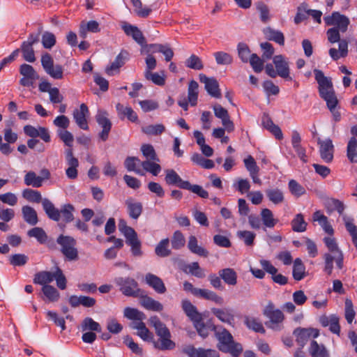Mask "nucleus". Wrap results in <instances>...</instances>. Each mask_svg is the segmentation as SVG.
I'll return each mask as SVG.
<instances>
[{
    "mask_svg": "<svg viewBox=\"0 0 357 357\" xmlns=\"http://www.w3.org/2000/svg\"><path fill=\"white\" fill-rule=\"evenodd\" d=\"M125 204L130 218L134 220L138 219L143 211L142 204L129 197L125 201Z\"/></svg>",
    "mask_w": 357,
    "mask_h": 357,
    "instance_id": "nucleus-25",
    "label": "nucleus"
},
{
    "mask_svg": "<svg viewBox=\"0 0 357 357\" xmlns=\"http://www.w3.org/2000/svg\"><path fill=\"white\" fill-rule=\"evenodd\" d=\"M261 125L264 128L271 132L276 139H282L283 136L280 128L273 122L267 114L264 113L261 119Z\"/></svg>",
    "mask_w": 357,
    "mask_h": 357,
    "instance_id": "nucleus-29",
    "label": "nucleus"
},
{
    "mask_svg": "<svg viewBox=\"0 0 357 357\" xmlns=\"http://www.w3.org/2000/svg\"><path fill=\"white\" fill-rule=\"evenodd\" d=\"M291 146L293 157L299 158L302 163H307L308 155L306 148L301 144V137L296 130L291 132Z\"/></svg>",
    "mask_w": 357,
    "mask_h": 357,
    "instance_id": "nucleus-9",
    "label": "nucleus"
},
{
    "mask_svg": "<svg viewBox=\"0 0 357 357\" xmlns=\"http://www.w3.org/2000/svg\"><path fill=\"white\" fill-rule=\"evenodd\" d=\"M22 213L24 221L29 225L34 226L38 222V215L33 208L24 206L22 208Z\"/></svg>",
    "mask_w": 357,
    "mask_h": 357,
    "instance_id": "nucleus-35",
    "label": "nucleus"
},
{
    "mask_svg": "<svg viewBox=\"0 0 357 357\" xmlns=\"http://www.w3.org/2000/svg\"><path fill=\"white\" fill-rule=\"evenodd\" d=\"M273 63L275 66L278 75L282 77H287L289 76L288 63L284 61L282 55H277L273 57Z\"/></svg>",
    "mask_w": 357,
    "mask_h": 357,
    "instance_id": "nucleus-37",
    "label": "nucleus"
},
{
    "mask_svg": "<svg viewBox=\"0 0 357 357\" xmlns=\"http://www.w3.org/2000/svg\"><path fill=\"white\" fill-rule=\"evenodd\" d=\"M248 61L255 73H261L264 69V59L259 58L257 54H252Z\"/></svg>",
    "mask_w": 357,
    "mask_h": 357,
    "instance_id": "nucleus-63",
    "label": "nucleus"
},
{
    "mask_svg": "<svg viewBox=\"0 0 357 357\" xmlns=\"http://www.w3.org/2000/svg\"><path fill=\"white\" fill-rule=\"evenodd\" d=\"M307 222L301 213L297 214L291 220V229L296 232H303L306 230Z\"/></svg>",
    "mask_w": 357,
    "mask_h": 357,
    "instance_id": "nucleus-44",
    "label": "nucleus"
},
{
    "mask_svg": "<svg viewBox=\"0 0 357 357\" xmlns=\"http://www.w3.org/2000/svg\"><path fill=\"white\" fill-rule=\"evenodd\" d=\"M115 284L119 287V290L126 296L137 298L142 293V289L139 288L137 282L131 278L117 277L114 279Z\"/></svg>",
    "mask_w": 357,
    "mask_h": 357,
    "instance_id": "nucleus-7",
    "label": "nucleus"
},
{
    "mask_svg": "<svg viewBox=\"0 0 357 357\" xmlns=\"http://www.w3.org/2000/svg\"><path fill=\"white\" fill-rule=\"evenodd\" d=\"M128 59V52L126 50H121L111 65L107 67L105 70L106 73L109 76H112L115 73H119V68L126 63Z\"/></svg>",
    "mask_w": 357,
    "mask_h": 357,
    "instance_id": "nucleus-23",
    "label": "nucleus"
},
{
    "mask_svg": "<svg viewBox=\"0 0 357 357\" xmlns=\"http://www.w3.org/2000/svg\"><path fill=\"white\" fill-rule=\"evenodd\" d=\"M143 169L153 176H158L161 171V167L156 161L145 160L141 162Z\"/></svg>",
    "mask_w": 357,
    "mask_h": 357,
    "instance_id": "nucleus-55",
    "label": "nucleus"
},
{
    "mask_svg": "<svg viewBox=\"0 0 357 357\" xmlns=\"http://www.w3.org/2000/svg\"><path fill=\"white\" fill-rule=\"evenodd\" d=\"M169 240L168 238L161 240L155 248V253L160 257H167L172 254L169 248Z\"/></svg>",
    "mask_w": 357,
    "mask_h": 357,
    "instance_id": "nucleus-39",
    "label": "nucleus"
},
{
    "mask_svg": "<svg viewBox=\"0 0 357 357\" xmlns=\"http://www.w3.org/2000/svg\"><path fill=\"white\" fill-rule=\"evenodd\" d=\"M140 160L138 158L134 156H128L126 158L124 162L125 167L128 172H135L139 175H144V173L139 169L136 168L137 162H139Z\"/></svg>",
    "mask_w": 357,
    "mask_h": 357,
    "instance_id": "nucleus-59",
    "label": "nucleus"
},
{
    "mask_svg": "<svg viewBox=\"0 0 357 357\" xmlns=\"http://www.w3.org/2000/svg\"><path fill=\"white\" fill-rule=\"evenodd\" d=\"M212 314L215 316L218 320L229 326H234L235 316L233 310L229 307L224 308H211Z\"/></svg>",
    "mask_w": 357,
    "mask_h": 357,
    "instance_id": "nucleus-20",
    "label": "nucleus"
},
{
    "mask_svg": "<svg viewBox=\"0 0 357 357\" xmlns=\"http://www.w3.org/2000/svg\"><path fill=\"white\" fill-rule=\"evenodd\" d=\"M257 9L259 12L260 20L266 24L271 20V15L268 7L263 2H258Z\"/></svg>",
    "mask_w": 357,
    "mask_h": 357,
    "instance_id": "nucleus-61",
    "label": "nucleus"
},
{
    "mask_svg": "<svg viewBox=\"0 0 357 357\" xmlns=\"http://www.w3.org/2000/svg\"><path fill=\"white\" fill-rule=\"evenodd\" d=\"M324 241L328 250L335 255V263L339 269H342L344 266V255L342 252L338 248L335 239L331 237H325Z\"/></svg>",
    "mask_w": 357,
    "mask_h": 357,
    "instance_id": "nucleus-21",
    "label": "nucleus"
},
{
    "mask_svg": "<svg viewBox=\"0 0 357 357\" xmlns=\"http://www.w3.org/2000/svg\"><path fill=\"white\" fill-rule=\"evenodd\" d=\"M188 248L192 253L200 257H207L208 255V250L198 245L197 239L195 236L189 237Z\"/></svg>",
    "mask_w": 357,
    "mask_h": 357,
    "instance_id": "nucleus-33",
    "label": "nucleus"
},
{
    "mask_svg": "<svg viewBox=\"0 0 357 357\" xmlns=\"http://www.w3.org/2000/svg\"><path fill=\"white\" fill-rule=\"evenodd\" d=\"M308 6L306 3H302L297 7L296 14L294 17V23L298 24L307 19Z\"/></svg>",
    "mask_w": 357,
    "mask_h": 357,
    "instance_id": "nucleus-46",
    "label": "nucleus"
},
{
    "mask_svg": "<svg viewBox=\"0 0 357 357\" xmlns=\"http://www.w3.org/2000/svg\"><path fill=\"white\" fill-rule=\"evenodd\" d=\"M165 181L169 185H176L179 188L190 190L202 198H208V192L201 185H192L189 181L183 180L174 169L165 170Z\"/></svg>",
    "mask_w": 357,
    "mask_h": 357,
    "instance_id": "nucleus-4",
    "label": "nucleus"
},
{
    "mask_svg": "<svg viewBox=\"0 0 357 357\" xmlns=\"http://www.w3.org/2000/svg\"><path fill=\"white\" fill-rule=\"evenodd\" d=\"M198 83L192 80L189 82L188 89V96L181 98L178 100V105L182 109L184 110L188 109V104H190L192 106H195L197 102L198 98Z\"/></svg>",
    "mask_w": 357,
    "mask_h": 357,
    "instance_id": "nucleus-13",
    "label": "nucleus"
},
{
    "mask_svg": "<svg viewBox=\"0 0 357 357\" xmlns=\"http://www.w3.org/2000/svg\"><path fill=\"white\" fill-rule=\"evenodd\" d=\"M123 315L126 318L132 320L130 327L132 329L139 330L145 324L143 322L146 317V314L137 308L127 307L123 310Z\"/></svg>",
    "mask_w": 357,
    "mask_h": 357,
    "instance_id": "nucleus-11",
    "label": "nucleus"
},
{
    "mask_svg": "<svg viewBox=\"0 0 357 357\" xmlns=\"http://www.w3.org/2000/svg\"><path fill=\"white\" fill-rule=\"evenodd\" d=\"M213 55L218 65H229L233 62L232 56L227 52H217Z\"/></svg>",
    "mask_w": 357,
    "mask_h": 357,
    "instance_id": "nucleus-60",
    "label": "nucleus"
},
{
    "mask_svg": "<svg viewBox=\"0 0 357 357\" xmlns=\"http://www.w3.org/2000/svg\"><path fill=\"white\" fill-rule=\"evenodd\" d=\"M314 74L319 85V96L326 101L328 108L331 112L338 102L331 78L326 77L324 73L318 69L314 70Z\"/></svg>",
    "mask_w": 357,
    "mask_h": 357,
    "instance_id": "nucleus-2",
    "label": "nucleus"
},
{
    "mask_svg": "<svg viewBox=\"0 0 357 357\" xmlns=\"http://www.w3.org/2000/svg\"><path fill=\"white\" fill-rule=\"evenodd\" d=\"M81 327L83 331H90L100 333L102 331L100 325L91 317H86L82 321Z\"/></svg>",
    "mask_w": 357,
    "mask_h": 357,
    "instance_id": "nucleus-49",
    "label": "nucleus"
},
{
    "mask_svg": "<svg viewBox=\"0 0 357 357\" xmlns=\"http://www.w3.org/2000/svg\"><path fill=\"white\" fill-rule=\"evenodd\" d=\"M199 78L200 82L204 84V88L211 96L218 98L221 97L219 84L215 78L208 77L204 74H199Z\"/></svg>",
    "mask_w": 357,
    "mask_h": 357,
    "instance_id": "nucleus-18",
    "label": "nucleus"
},
{
    "mask_svg": "<svg viewBox=\"0 0 357 357\" xmlns=\"http://www.w3.org/2000/svg\"><path fill=\"white\" fill-rule=\"evenodd\" d=\"M357 139L354 137H351L348 142L347 148V155L348 159L352 162H357Z\"/></svg>",
    "mask_w": 357,
    "mask_h": 357,
    "instance_id": "nucleus-45",
    "label": "nucleus"
},
{
    "mask_svg": "<svg viewBox=\"0 0 357 357\" xmlns=\"http://www.w3.org/2000/svg\"><path fill=\"white\" fill-rule=\"evenodd\" d=\"M141 151L143 155L147 159L146 160H152L159 162L155 151L151 144H145L141 146Z\"/></svg>",
    "mask_w": 357,
    "mask_h": 357,
    "instance_id": "nucleus-52",
    "label": "nucleus"
},
{
    "mask_svg": "<svg viewBox=\"0 0 357 357\" xmlns=\"http://www.w3.org/2000/svg\"><path fill=\"white\" fill-rule=\"evenodd\" d=\"M211 331L218 341V349L223 353H229L233 357H238L243 352L241 344L234 341L231 333L222 326L212 324Z\"/></svg>",
    "mask_w": 357,
    "mask_h": 357,
    "instance_id": "nucleus-1",
    "label": "nucleus"
},
{
    "mask_svg": "<svg viewBox=\"0 0 357 357\" xmlns=\"http://www.w3.org/2000/svg\"><path fill=\"white\" fill-rule=\"evenodd\" d=\"M183 271L185 273H190L198 278H203L205 277L204 271L199 266L198 262H192L186 265L185 268H183Z\"/></svg>",
    "mask_w": 357,
    "mask_h": 357,
    "instance_id": "nucleus-47",
    "label": "nucleus"
},
{
    "mask_svg": "<svg viewBox=\"0 0 357 357\" xmlns=\"http://www.w3.org/2000/svg\"><path fill=\"white\" fill-rule=\"evenodd\" d=\"M142 130L148 135H159L165 130V127L162 124L148 125L142 127Z\"/></svg>",
    "mask_w": 357,
    "mask_h": 357,
    "instance_id": "nucleus-57",
    "label": "nucleus"
},
{
    "mask_svg": "<svg viewBox=\"0 0 357 357\" xmlns=\"http://www.w3.org/2000/svg\"><path fill=\"white\" fill-rule=\"evenodd\" d=\"M24 132L27 136L32 137L27 141V146L31 149H35L36 145L40 143L38 139H35L36 137H40L45 142H50L51 140L49 130L45 127L36 128L31 125H26L24 127Z\"/></svg>",
    "mask_w": 357,
    "mask_h": 357,
    "instance_id": "nucleus-6",
    "label": "nucleus"
},
{
    "mask_svg": "<svg viewBox=\"0 0 357 357\" xmlns=\"http://www.w3.org/2000/svg\"><path fill=\"white\" fill-rule=\"evenodd\" d=\"M244 324L249 329L255 332L261 333H265V329L262 324L256 318L246 316L244 319Z\"/></svg>",
    "mask_w": 357,
    "mask_h": 357,
    "instance_id": "nucleus-43",
    "label": "nucleus"
},
{
    "mask_svg": "<svg viewBox=\"0 0 357 357\" xmlns=\"http://www.w3.org/2000/svg\"><path fill=\"white\" fill-rule=\"evenodd\" d=\"M56 243L61 246V252L66 260L73 261L79 259L78 250L75 248L77 241L73 237L61 234L57 238Z\"/></svg>",
    "mask_w": 357,
    "mask_h": 357,
    "instance_id": "nucleus-5",
    "label": "nucleus"
},
{
    "mask_svg": "<svg viewBox=\"0 0 357 357\" xmlns=\"http://www.w3.org/2000/svg\"><path fill=\"white\" fill-rule=\"evenodd\" d=\"M238 56L243 63H248L250 60L251 52L248 45L244 43L237 45Z\"/></svg>",
    "mask_w": 357,
    "mask_h": 357,
    "instance_id": "nucleus-53",
    "label": "nucleus"
},
{
    "mask_svg": "<svg viewBox=\"0 0 357 357\" xmlns=\"http://www.w3.org/2000/svg\"><path fill=\"white\" fill-rule=\"evenodd\" d=\"M121 29L128 36L132 37V39L142 47L146 45V38L137 26L124 22L121 24Z\"/></svg>",
    "mask_w": 357,
    "mask_h": 357,
    "instance_id": "nucleus-19",
    "label": "nucleus"
},
{
    "mask_svg": "<svg viewBox=\"0 0 357 357\" xmlns=\"http://www.w3.org/2000/svg\"><path fill=\"white\" fill-rule=\"evenodd\" d=\"M22 197L31 202L40 203V202H43L40 192L29 188H26L23 190Z\"/></svg>",
    "mask_w": 357,
    "mask_h": 357,
    "instance_id": "nucleus-51",
    "label": "nucleus"
},
{
    "mask_svg": "<svg viewBox=\"0 0 357 357\" xmlns=\"http://www.w3.org/2000/svg\"><path fill=\"white\" fill-rule=\"evenodd\" d=\"M218 274L227 284L234 286L237 284V273L233 268L221 269Z\"/></svg>",
    "mask_w": 357,
    "mask_h": 357,
    "instance_id": "nucleus-32",
    "label": "nucleus"
},
{
    "mask_svg": "<svg viewBox=\"0 0 357 357\" xmlns=\"http://www.w3.org/2000/svg\"><path fill=\"white\" fill-rule=\"evenodd\" d=\"M149 321L151 326L154 328L155 334L159 337L157 342H153L154 347L161 351L174 349L176 344L171 340L172 335L167 326L156 315L151 316Z\"/></svg>",
    "mask_w": 357,
    "mask_h": 357,
    "instance_id": "nucleus-3",
    "label": "nucleus"
},
{
    "mask_svg": "<svg viewBox=\"0 0 357 357\" xmlns=\"http://www.w3.org/2000/svg\"><path fill=\"white\" fill-rule=\"evenodd\" d=\"M42 44L46 49H51L56 44V37L54 33L45 31L42 36Z\"/></svg>",
    "mask_w": 357,
    "mask_h": 357,
    "instance_id": "nucleus-64",
    "label": "nucleus"
},
{
    "mask_svg": "<svg viewBox=\"0 0 357 357\" xmlns=\"http://www.w3.org/2000/svg\"><path fill=\"white\" fill-rule=\"evenodd\" d=\"M41 291L50 302H56L59 299L60 294L59 291L52 285L43 286Z\"/></svg>",
    "mask_w": 357,
    "mask_h": 357,
    "instance_id": "nucleus-42",
    "label": "nucleus"
},
{
    "mask_svg": "<svg viewBox=\"0 0 357 357\" xmlns=\"http://www.w3.org/2000/svg\"><path fill=\"white\" fill-rule=\"evenodd\" d=\"M183 352L188 357H220L219 353L215 349L196 348L192 344L185 346L183 349Z\"/></svg>",
    "mask_w": 357,
    "mask_h": 357,
    "instance_id": "nucleus-17",
    "label": "nucleus"
},
{
    "mask_svg": "<svg viewBox=\"0 0 357 357\" xmlns=\"http://www.w3.org/2000/svg\"><path fill=\"white\" fill-rule=\"evenodd\" d=\"M24 183L33 188H40L43 185V178L37 176L34 172L30 171L24 176Z\"/></svg>",
    "mask_w": 357,
    "mask_h": 357,
    "instance_id": "nucleus-41",
    "label": "nucleus"
},
{
    "mask_svg": "<svg viewBox=\"0 0 357 357\" xmlns=\"http://www.w3.org/2000/svg\"><path fill=\"white\" fill-rule=\"evenodd\" d=\"M185 66L194 69V70H202L204 68V65L201 59L195 54H192L186 61Z\"/></svg>",
    "mask_w": 357,
    "mask_h": 357,
    "instance_id": "nucleus-62",
    "label": "nucleus"
},
{
    "mask_svg": "<svg viewBox=\"0 0 357 357\" xmlns=\"http://www.w3.org/2000/svg\"><path fill=\"white\" fill-rule=\"evenodd\" d=\"M29 237L35 238L38 243L44 244L47 242L48 236L45 230L38 227H33L27 231Z\"/></svg>",
    "mask_w": 357,
    "mask_h": 357,
    "instance_id": "nucleus-40",
    "label": "nucleus"
},
{
    "mask_svg": "<svg viewBox=\"0 0 357 357\" xmlns=\"http://www.w3.org/2000/svg\"><path fill=\"white\" fill-rule=\"evenodd\" d=\"M192 323L200 336H202L203 338H205L208 335V330L210 329L211 331V325L213 324L206 326L203 321L202 316L199 321H194Z\"/></svg>",
    "mask_w": 357,
    "mask_h": 357,
    "instance_id": "nucleus-56",
    "label": "nucleus"
},
{
    "mask_svg": "<svg viewBox=\"0 0 357 357\" xmlns=\"http://www.w3.org/2000/svg\"><path fill=\"white\" fill-rule=\"evenodd\" d=\"M38 43V36L30 33L28 39L24 41L21 45V51L25 61L33 63L36 61L35 52L33 45Z\"/></svg>",
    "mask_w": 357,
    "mask_h": 357,
    "instance_id": "nucleus-16",
    "label": "nucleus"
},
{
    "mask_svg": "<svg viewBox=\"0 0 357 357\" xmlns=\"http://www.w3.org/2000/svg\"><path fill=\"white\" fill-rule=\"evenodd\" d=\"M42 205L47 217L54 221L59 222L61 219L60 210L56 208L52 202L47 198L43 199Z\"/></svg>",
    "mask_w": 357,
    "mask_h": 357,
    "instance_id": "nucleus-27",
    "label": "nucleus"
},
{
    "mask_svg": "<svg viewBox=\"0 0 357 357\" xmlns=\"http://www.w3.org/2000/svg\"><path fill=\"white\" fill-rule=\"evenodd\" d=\"M263 33L267 40H273L279 45L284 44V38L282 32L276 31L268 26L263 29Z\"/></svg>",
    "mask_w": 357,
    "mask_h": 357,
    "instance_id": "nucleus-36",
    "label": "nucleus"
},
{
    "mask_svg": "<svg viewBox=\"0 0 357 357\" xmlns=\"http://www.w3.org/2000/svg\"><path fill=\"white\" fill-rule=\"evenodd\" d=\"M293 333L296 337V342L303 348L312 337H317L319 335V331L312 328H297L294 331Z\"/></svg>",
    "mask_w": 357,
    "mask_h": 357,
    "instance_id": "nucleus-15",
    "label": "nucleus"
},
{
    "mask_svg": "<svg viewBox=\"0 0 357 357\" xmlns=\"http://www.w3.org/2000/svg\"><path fill=\"white\" fill-rule=\"evenodd\" d=\"M324 20L327 26H335L342 33L347 31L350 20L344 15L340 14L339 12H333L331 15L324 17Z\"/></svg>",
    "mask_w": 357,
    "mask_h": 357,
    "instance_id": "nucleus-10",
    "label": "nucleus"
},
{
    "mask_svg": "<svg viewBox=\"0 0 357 357\" xmlns=\"http://www.w3.org/2000/svg\"><path fill=\"white\" fill-rule=\"evenodd\" d=\"M317 144L319 146V155L324 162L330 163L333 160L335 148L333 141L330 139L322 140L321 138L317 139Z\"/></svg>",
    "mask_w": 357,
    "mask_h": 357,
    "instance_id": "nucleus-14",
    "label": "nucleus"
},
{
    "mask_svg": "<svg viewBox=\"0 0 357 357\" xmlns=\"http://www.w3.org/2000/svg\"><path fill=\"white\" fill-rule=\"evenodd\" d=\"M54 273L47 271H40L34 275L33 283L43 286L50 285L49 284L54 280Z\"/></svg>",
    "mask_w": 357,
    "mask_h": 357,
    "instance_id": "nucleus-31",
    "label": "nucleus"
},
{
    "mask_svg": "<svg viewBox=\"0 0 357 357\" xmlns=\"http://www.w3.org/2000/svg\"><path fill=\"white\" fill-rule=\"evenodd\" d=\"M146 283L158 294H162L166 292V287L160 278L149 273L145 275Z\"/></svg>",
    "mask_w": 357,
    "mask_h": 357,
    "instance_id": "nucleus-24",
    "label": "nucleus"
},
{
    "mask_svg": "<svg viewBox=\"0 0 357 357\" xmlns=\"http://www.w3.org/2000/svg\"><path fill=\"white\" fill-rule=\"evenodd\" d=\"M172 247L174 250H180L185 243V239L181 231L177 230L174 232L171 239Z\"/></svg>",
    "mask_w": 357,
    "mask_h": 357,
    "instance_id": "nucleus-54",
    "label": "nucleus"
},
{
    "mask_svg": "<svg viewBox=\"0 0 357 357\" xmlns=\"http://www.w3.org/2000/svg\"><path fill=\"white\" fill-rule=\"evenodd\" d=\"M75 211V207L70 204H66L62 206L60 213L61 218L62 217L63 220L66 223L71 222L74 219L73 212Z\"/></svg>",
    "mask_w": 357,
    "mask_h": 357,
    "instance_id": "nucleus-48",
    "label": "nucleus"
},
{
    "mask_svg": "<svg viewBox=\"0 0 357 357\" xmlns=\"http://www.w3.org/2000/svg\"><path fill=\"white\" fill-rule=\"evenodd\" d=\"M292 275L296 281L303 280L306 275L305 266L300 258L294 261Z\"/></svg>",
    "mask_w": 357,
    "mask_h": 357,
    "instance_id": "nucleus-38",
    "label": "nucleus"
},
{
    "mask_svg": "<svg viewBox=\"0 0 357 357\" xmlns=\"http://www.w3.org/2000/svg\"><path fill=\"white\" fill-rule=\"evenodd\" d=\"M41 65L45 71L51 77L55 79H61L63 77V68L62 66L54 65V60L52 56L45 52L41 56Z\"/></svg>",
    "mask_w": 357,
    "mask_h": 357,
    "instance_id": "nucleus-8",
    "label": "nucleus"
},
{
    "mask_svg": "<svg viewBox=\"0 0 357 357\" xmlns=\"http://www.w3.org/2000/svg\"><path fill=\"white\" fill-rule=\"evenodd\" d=\"M182 309L186 316L192 321H199L202 316L201 313L197 311V307L192 304V303L187 299L183 300L181 302Z\"/></svg>",
    "mask_w": 357,
    "mask_h": 357,
    "instance_id": "nucleus-28",
    "label": "nucleus"
},
{
    "mask_svg": "<svg viewBox=\"0 0 357 357\" xmlns=\"http://www.w3.org/2000/svg\"><path fill=\"white\" fill-rule=\"evenodd\" d=\"M139 294L141 295L137 298H139V304L145 309L154 312H160L163 310L162 303L147 296L144 290L142 289Z\"/></svg>",
    "mask_w": 357,
    "mask_h": 357,
    "instance_id": "nucleus-22",
    "label": "nucleus"
},
{
    "mask_svg": "<svg viewBox=\"0 0 357 357\" xmlns=\"http://www.w3.org/2000/svg\"><path fill=\"white\" fill-rule=\"evenodd\" d=\"M197 297L213 301L218 305H222L224 303V299L222 296L207 289H199Z\"/></svg>",
    "mask_w": 357,
    "mask_h": 357,
    "instance_id": "nucleus-34",
    "label": "nucleus"
},
{
    "mask_svg": "<svg viewBox=\"0 0 357 357\" xmlns=\"http://www.w3.org/2000/svg\"><path fill=\"white\" fill-rule=\"evenodd\" d=\"M96 121L98 125L101 127L102 130L99 132V138L102 141L105 142L109 137V133L112 128V123L107 118L99 114L96 116Z\"/></svg>",
    "mask_w": 357,
    "mask_h": 357,
    "instance_id": "nucleus-26",
    "label": "nucleus"
},
{
    "mask_svg": "<svg viewBox=\"0 0 357 357\" xmlns=\"http://www.w3.org/2000/svg\"><path fill=\"white\" fill-rule=\"evenodd\" d=\"M20 73L23 77L33 79H38L39 75L31 65L23 63L20 67Z\"/></svg>",
    "mask_w": 357,
    "mask_h": 357,
    "instance_id": "nucleus-58",
    "label": "nucleus"
},
{
    "mask_svg": "<svg viewBox=\"0 0 357 357\" xmlns=\"http://www.w3.org/2000/svg\"><path fill=\"white\" fill-rule=\"evenodd\" d=\"M264 314L269 319V322H266V325L273 329H275V324L282 323L284 316L282 312L275 307L273 303L269 302L264 310Z\"/></svg>",
    "mask_w": 357,
    "mask_h": 357,
    "instance_id": "nucleus-12",
    "label": "nucleus"
},
{
    "mask_svg": "<svg viewBox=\"0 0 357 357\" xmlns=\"http://www.w3.org/2000/svg\"><path fill=\"white\" fill-rule=\"evenodd\" d=\"M266 195L268 199L275 204L282 202L284 195L282 192L278 188H271L266 190Z\"/></svg>",
    "mask_w": 357,
    "mask_h": 357,
    "instance_id": "nucleus-50",
    "label": "nucleus"
},
{
    "mask_svg": "<svg viewBox=\"0 0 357 357\" xmlns=\"http://www.w3.org/2000/svg\"><path fill=\"white\" fill-rule=\"evenodd\" d=\"M308 351L311 357H330V353L326 347L316 340L311 341Z\"/></svg>",
    "mask_w": 357,
    "mask_h": 357,
    "instance_id": "nucleus-30",
    "label": "nucleus"
}]
</instances>
